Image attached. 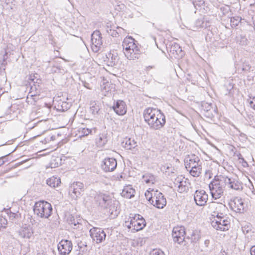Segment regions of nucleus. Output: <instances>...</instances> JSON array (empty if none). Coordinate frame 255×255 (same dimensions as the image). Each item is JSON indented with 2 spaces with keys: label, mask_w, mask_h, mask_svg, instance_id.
<instances>
[{
  "label": "nucleus",
  "mask_w": 255,
  "mask_h": 255,
  "mask_svg": "<svg viewBox=\"0 0 255 255\" xmlns=\"http://www.w3.org/2000/svg\"><path fill=\"white\" fill-rule=\"evenodd\" d=\"M90 233L93 241L97 243H102L106 239V233L101 228L94 227L90 229Z\"/></svg>",
  "instance_id": "f8f14e48"
},
{
  "label": "nucleus",
  "mask_w": 255,
  "mask_h": 255,
  "mask_svg": "<svg viewBox=\"0 0 255 255\" xmlns=\"http://www.w3.org/2000/svg\"><path fill=\"white\" fill-rule=\"evenodd\" d=\"M225 206L222 204L215 202H212L209 203L208 208L209 212L211 213L212 219L221 215L220 211L222 209H224Z\"/></svg>",
  "instance_id": "a211bd4d"
},
{
  "label": "nucleus",
  "mask_w": 255,
  "mask_h": 255,
  "mask_svg": "<svg viewBox=\"0 0 255 255\" xmlns=\"http://www.w3.org/2000/svg\"><path fill=\"white\" fill-rule=\"evenodd\" d=\"M199 158L195 155H191L186 159L185 165L187 169L196 168L197 166H201Z\"/></svg>",
  "instance_id": "aec40b11"
},
{
  "label": "nucleus",
  "mask_w": 255,
  "mask_h": 255,
  "mask_svg": "<svg viewBox=\"0 0 255 255\" xmlns=\"http://www.w3.org/2000/svg\"><path fill=\"white\" fill-rule=\"evenodd\" d=\"M107 136L105 134H100L96 140V144L99 147H103L107 142Z\"/></svg>",
  "instance_id": "c85d7f7f"
},
{
  "label": "nucleus",
  "mask_w": 255,
  "mask_h": 255,
  "mask_svg": "<svg viewBox=\"0 0 255 255\" xmlns=\"http://www.w3.org/2000/svg\"><path fill=\"white\" fill-rule=\"evenodd\" d=\"M170 52L172 53L174 56H182V51L179 44L176 43H174L172 44L170 48Z\"/></svg>",
  "instance_id": "a878e982"
},
{
  "label": "nucleus",
  "mask_w": 255,
  "mask_h": 255,
  "mask_svg": "<svg viewBox=\"0 0 255 255\" xmlns=\"http://www.w3.org/2000/svg\"><path fill=\"white\" fill-rule=\"evenodd\" d=\"M33 212L37 217L48 219L52 214L51 205L45 201L36 202L33 206Z\"/></svg>",
  "instance_id": "20e7f679"
},
{
  "label": "nucleus",
  "mask_w": 255,
  "mask_h": 255,
  "mask_svg": "<svg viewBox=\"0 0 255 255\" xmlns=\"http://www.w3.org/2000/svg\"><path fill=\"white\" fill-rule=\"evenodd\" d=\"M39 99V95L33 94L32 91H30L27 96L26 102L29 105H34Z\"/></svg>",
  "instance_id": "cd10ccee"
},
{
  "label": "nucleus",
  "mask_w": 255,
  "mask_h": 255,
  "mask_svg": "<svg viewBox=\"0 0 255 255\" xmlns=\"http://www.w3.org/2000/svg\"><path fill=\"white\" fill-rule=\"evenodd\" d=\"M124 53L129 60H136L140 57V50L131 37H126L122 43Z\"/></svg>",
  "instance_id": "f03ea898"
},
{
  "label": "nucleus",
  "mask_w": 255,
  "mask_h": 255,
  "mask_svg": "<svg viewBox=\"0 0 255 255\" xmlns=\"http://www.w3.org/2000/svg\"><path fill=\"white\" fill-rule=\"evenodd\" d=\"M174 187L177 188L178 192L183 193L188 190V185L189 184L187 179L182 176L177 177L174 182Z\"/></svg>",
  "instance_id": "ddd939ff"
},
{
  "label": "nucleus",
  "mask_w": 255,
  "mask_h": 255,
  "mask_svg": "<svg viewBox=\"0 0 255 255\" xmlns=\"http://www.w3.org/2000/svg\"><path fill=\"white\" fill-rule=\"evenodd\" d=\"M107 59H108V65L110 66H114L117 65L119 59L118 54L114 51L108 54Z\"/></svg>",
  "instance_id": "5701e85b"
},
{
  "label": "nucleus",
  "mask_w": 255,
  "mask_h": 255,
  "mask_svg": "<svg viewBox=\"0 0 255 255\" xmlns=\"http://www.w3.org/2000/svg\"><path fill=\"white\" fill-rule=\"evenodd\" d=\"M195 8L197 10H201L204 5V1L203 0H199L198 1H195L193 2Z\"/></svg>",
  "instance_id": "4c0bfd02"
},
{
  "label": "nucleus",
  "mask_w": 255,
  "mask_h": 255,
  "mask_svg": "<svg viewBox=\"0 0 255 255\" xmlns=\"http://www.w3.org/2000/svg\"><path fill=\"white\" fill-rule=\"evenodd\" d=\"M251 255H255V246L252 247L250 250Z\"/></svg>",
  "instance_id": "de8ad7c7"
},
{
  "label": "nucleus",
  "mask_w": 255,
  "mask_h": 255,
  "mask_svg": "<svg viewBox=\"0 0 255 255\" xmlns=\"http://www.w3.org/2000/svg\"><path fill=\"white\" fill-rule=\"evenodd\" d=\"M237 42L241 45H246L248 40L245 36L240 35L237 37Z\"/></svg>",
  "instance_id": "f704fd0d"
},
{
  "label": "nucleus",
  "mask_w": 255,
  "mask_h": 255,
  "mask_svg": "<svg viewBox=\"0 0 255 255\" xmlns=\"http://www.w3.org/2000/svg\"><path fill=\"white\" fill-rule=\"evenodd\" d=\"M72 224H73L74 226H76L77 225V224H79V222H76L75 221H74V222L73 223H72Z\"/></svg>",
  "instance_id": "09e8293b"
},
{
  "label": "nucleus",
  "mask_w": 255,
  "mask_h": 255,
  "mask_svg": "<svg viewBox=\"0 0 255 255\" xmlns=\"http://www.w3.org/2000/svg\"><path fill=\"white\" fill-rule=\"evenodd\" d=\"M3 161L2 159H0V166L3 164Z\"/></svg>",
  "instance_id": "8fccbe9b"
},
{
  "label": "nucleus",
  "mask_w": 255,
  "mask_h": 255,
  "mask_svg": "<svg viewBox=\"0 0 255 255\" xmlns=\"http://www.w3.org/2000/svg\"><path fill=\"white\" fill-rule=\"evenodd\" d=\"M201 166H197L196 168L187 169L193 177H199L201 173Z\"/></svg>",
  "instance_id": "2f4dec72"
},
{
  "label": "nucleus",
  "mask_w": 255,
  "mask_h": 255,
  "mask_svg": "<svg viewBox=\"0 0 255 255\" xmlns=\"http://www.w3.org/2000/svg\"><path fill=\"white\" fill-rule=\"evenodd\" d=\"M58 251L61 255H67L72 249V244L68 240H62L58 245Z\"/></svg>",
  "instance_id": "dca6fc26"
},
{
  "label": "nucleus",
  "mask_w": 255,
  "mask_h": 255,
  "mask_svg": "<svg viewBox=\"0 0 255 255\" xmlns=\"http://www.w3.org/2000/svg\"><path fill=\"white\" fill-rule=\"evenodd\" d=\"M37 76V74H36V76H35V75L31 74L27 79V82L29 83V85H31V90H33L34 88L37 90L36 85L34 84L35 83H37V81L38 80Z\"/></svg>",
  "instance_id": "7c9ffc66"
},
{
  "label": "nucleus",
  "mask_w": 255,
  "mask_h": 255,
  "mask_svg": "<svg viewBox=\"0 0 255 255\" xmlns=\"http://www.w3.org/2000/svg\"><path fill=\"white\" fill-rule=\"evenodd\" d=\"M144 218L139 214H130L128 221H126V226L134 231L142 230L145 226Z\"/></svg>",
  "instance_id": "39448f33"
},
{
  "label": "nucleus",
  "mask_w": 255,
  "mask_h": 255,
  "mask_svg": "<svg viewBox=\"0 0 255 255\" xmlns=\"http://www.w3.org/2000/svg\"><path fill=\"white\" fill-rule=\"evenodd\" d=\"M143 181L147 184H154L155 182V177L151 174H146L143 176Z\"/></svg>",
  "instance_id": "72a5a7b5"
},
{
  "label": "nucleus",
  "mask_w": 255,
  "mask_h": 255,
  "mask_svg": "<svg viewBox=\"0 0 255 255\" xmlns=\"http://www.w3.org/2000/svg\"><path fill=\"white\" fill-rule=\"evenodd\" d=\"M7 214H8L9 218L11 219H14L18 216L17 213L12 212L10 210H9V213L8 212Z\"/></svg>",
  "instance_id": "37998d69"
},
{
  "label": "nucleus",
  "mask_w": 255,
  "mask_h": 255,
  "mask_svg": "<svg viewBox=\"0 0 255 255\" xmlns=\"http://www.w3.org/2000/svg\"><path fill=\"white\" fill-rule=\"evenodd\" d=\"M241 18L239 16L233 17L231 18V25L232 27H235L238 25L241 22Z\"/></svg>",
  "instance_id": "c9c22d12"
},
{
  "label": "nucleus",
  "mask_w": 255,
  "mask_h": 255,
  "mask_svg": "<svg viewBox=\"0 0 255 255\" xmlns=\"http://www.w3.org/2000/svg\"><path fill=\"white\" fill-rule=\"evenodd\" d=\"M97 204L103 208H110L112 204V199L109 195L100 193L95 197Z\"/></svg>",
  "instance_id": "6e6552de"
},
{
  "label": "nucleus",
  "mask_w": 255,
  "mask_h": 255,
  "mask_svg": "<svg viewBox=\"0 0 255 255\" xmlns=\"http://www.w3.org/2000/svg\"><path fill=\"white\" fill-rule=\"evenodd\" d=\"M225 184L228 188L235 190H240L242 189V184L238 180L232 178L224 176Z\"/></svg>",
  "instance_id": "6ab92c4d"
},
{
  "label": "nucleus",
  "mask_w": 255,
  "mask_h": 255,
  "mask_svg": "<svg viewBox=\"0 0 255 255\" xmlns=\"http://www.w3.org/2000/svg\"><path fill=\"white\" fill-rule=\"evenodd\" d=\"M185 231L183 227H177L173 228L172 238L174 242L180 244L183 242L185 239Z\"/></svg>",
  "instance_id": "2eb2a0df"
},
{
  "label": "nucleus",
  "mask_w": 255,
  "mask_h": 255,
  "mask_svg": "<svg viewBox=\"0 0 255 255\" xmlns=\"http://www.w3.org/2000/svg\"><path fill=\"white\" fill-rule=\"evenodd\" d=\"M90 109L93 115L98 114L100 110V105L98 102L92 101L90 103Z\"/></svg>",
  "instance_id": "c756f323"
},
{
  "label": "nucleus",
  "mask_w": 255,
  "mask_h": 255,
  "mask_svg": "<svg viewBox=\"0 0 255 255\" xmlns=\"http://www.w3.org/2000/svg\"><path fill=\"white\" fill-rule=\"evenodd\" d=\"M150 255H165L163 252L160 250L155 249L153 250L150 253Z\"/></svg>",
  "instance_id": "a19ab883"
},
{
  "label": "nucleus",
  "mask_w": 255,
  "mask_h": 255,
  "mask_svg": "<svg viewBox=\"0 0 255 255\" xmlns=\"http://www.w3.org/2000/svg\"><path fill=\"white\" fill-rule=\"evenodd\" d=\"M110 32H108L113 36L116 37L117 35H118V33L116 31H115L114 30L110 29Z\"/></svg>",
  "instance_id": "49530a36"
},
{
  "label": "nucleus",
  "mask_w": 255,
  "mask_h": 255,
  "mask_svg": "<svg viewBox=\"0 0 255 255\" xmlns=\"http://www.w3.org/2000/svg\"><path fill=\"white\" fill-rule=\"evenodd\" d=\"M145 196L146 197V198L148 199V200L149 201V198L151 196H153L152 193H150L149 191H146V192L145 193Z\"/></svg>",
  "instance_id": "a18cd8bd"
},
{
  "label": "nucleus",
  "mask_w": 255,
  "mask_h": 255,
  "mask_svg": "<svg viewBox=\"0 0 255 255\" xmlns=\"http://www.w3.org/2000/svg\"><path fill=\"white\" fill-rule=\"evenodd\" d=\"M84 191V185L80 182H74L69 188L71 196L74 199H77L81 196V193Z\"/></svg>",
  "instance_id": "4468645a"
},
{
  "label": "nucleus",
  "mask_w": 255,
  "mask_h": 255,
  "mask_svg": "<svg viewBox=\"0 0 255 255\" xmlns=\"http://www.w3.org/2000/svg\"><path fill=\"white\" fill-rule=\"evenodd\" d=\"M20 237L22 238L29 239L33 234L32 228L29 226H24L21 228L18 232Z\"/></svg>",
  "instance_id": "4be33fe9"
},
{
  "label": "nucleus",
  "mask_w": 255,
  "mask_h": 255,
  "mask_svg": "<svg viewBox=\"0 0 255 255\" xmlns=\"http://www.w3.org/2000/svg\"><path fill=\"white\" fill-rule=\"evenodd\" d=\"M101 33L98 30H96L91 35V48L92 50L97 52L99 50L102 44Z\"/></svg>",
  "instance_id": "9b49d317"
},
{
  "label": "nucleus",
  "mask_w": 255,
  "mask_h": 255,
  "mask_svg": "<svg viewBox=\"0 0 255 255\" xmlns=\"http://www.w3.org/2000/svg\"><path fill=\"white\" fill-rule=\"evenodd\" d=\"M207 242H208V241H206L205 243H207Z\"/></svg>",
  "instance_id": "3c124183"
},
{
  "label": "nucleus",
  "mask_w": 255,
  "mask_h": 255,
  "mask_svg": "<svg viewBox=\"0 0 255 255\" xmlns=\"http://www.w3.org/2000/svg\"><path fill=\"white\" fill-rule=\"evenodd\" d=\"M135 190L131 185H128L124 187L122 192L121 195L128 199H130L134 196Z\"/></svg>",
  "instance_id": "393cba45"
},
{
  "label": "nucleus",
  "mask_w": 255,
  "mask_h": 255,
  "mask_svg": "<svg viewBox=\"0 0 255 255\" xmlns=\"http://www.w3.org/2000/svg\"><path fill=\"white\" fill-rule=\"evenodd\" d=\"M149 202L158 209H162L166 204V199L163 194L157 191L154 192L153 196L149 198Z\"/></svg>",
  "instance_id": "0eeeda50"
},
{
  "label": "nucleus",
  "mask_w": 255,
  "mask_h": 255,
  "mask_svg": "<svg viewBox=\"0 0 255 255\" xmlns=\"http://www.w3.org/2000/svg\"><path fill=\"white\" fill-rule=\"evenodd\" d=\"M188 238L190 239L192 242H196L199 240L200 237L197 231H192V232L188 235Z\"/></svg>",
  "instance_id": "473e14b6"
},
{
  "label": "nucleus",
  "mask_w": 255,
  "mask_h": 255,
  "mask_svg": "<svg viewBox=\"0 0 255 255\" xmlns=\"http://www.w3.org/2000/svg\"><path fill=\"white\" fill-rule=\"evenodd\" d=\"M117 165V161L115 158H106L103 161L101 167L105 172H111L115 169Z\"/></svg>",
  "instance_id": "f3484780"
},
{
  "label": "nucleus",
  "mask_w": 255,
  "mask_h": 255,
  "mask_svg": "<svg viewBox=\"0 0 255 255\" xmlns=\"http://www.w3.org/2000/svg\"><path fill=\"white\" fill-rule=\"evenodd\" d=\"M143 118L150 128L153 130L161 129L166 123L164 114L155 108H148L145 109Z\"/></svg>",
  "instance_id": "f257e3e1"
},
{
  "label": "nucleus",
  "mask_w": 255,
  "mask_h": 255,
  "mask_svg": "<svg viewBox=\"0 0 255 255\" xmlns=\"http://www.w3.org/2000/svg\"><path fill=\"white\" fill-rule=\"evenodd\" d=\"M250 107L255 110V97H253L250 102Z\"/></svg>",
  "instance_id": "c03bdc74"
},
{
  "label": "nucleus",
  "mask_w": 255,
  "mask_h": 255,
  "mask_svg": "<svg viewBox=\"0 0 255 255\" xmlns=\"http://www.w3.org/2000/svg\"><path fill=\"white\" fill-rule=\"evenodd\" d=\"M211 225L217 230L225 231L229 229L230 221L223 214H221L219 216L211 219Z\"/></svg>",
  "instance_id": "423d86ee"
},
{
  "label": "nucleus",
  "mask_w": 255,
  "mask_h": 255,
  "mask_svg": "<svg viewBox=\"0 0 255 255\" xmlns=\"http://www.w3.org/2000/svg\"><path fill=\"white\" fill-rule=\"evenodd\" d=\"M230 205L233 210L239 213H244L247 206L244 200L238 197L234 198Z\"/></svg>",
  "instance_id": "1a4fd4ad"
},
{
  "label": "nucleus",
  "mask_w": 255,
  "mask_h": 255,
  "mask_svg": "<svg viewBox=\"0 0 255 255\" xmlns=\"http://www.w3.org/2000/svg\"><path fill=\"white\" fill-rule=\"evenodd\" d=\"M46 183L49 186L52 188H55L60 185L61 180L59 178L52 176L46 180Z\"/></svg>",
  "instance_id": "bb28decb"
},
{
  "label": "nucleus",
  "mask_w": 255,
  "mask_h": 255,
  "mask_svg": "<svg viewBox=\"0 0 255 255\" xmlns=\"http://www.w3.org/2000/svg\"><path fill=\"white\" fill-rule=\"evenodd\" d=\"M208 199V195L204 190H196L194 194V200L199 206H204Z\"/></svg>",
  "instance_id": "9d476101"
},
{
  "label": "nucleus",
  "mask_w": 255,
  "mask_h": 255,
  "mask_svg": "<svg viewBox=\"0 0 255 255\" xmlns=\"http://www.w3.org/2000/svg\"><path fill=\"white\" fill-rule=\"evenodd\" d=\"M225 186L224 176H215L209 184L212 198L216 200L220 199L223 195Z\"/></svg>",
  "instance_id": "7ed1b4c3"
},
{
  "label": "nucleus",
  "mask_w": 255,
  "mask_h": 255,
  "mask_svg": "<svg viewBox=\"0 0 255 255\" xmlns=\"http://www.w3.org/2000/svg\"><path fill=\"white\" fill-rule=\"evenodd\" d=\"M7 223V220L5 218L0 216V230L1 228H5Z\"/></svg>",
  "instance_id": "58836bf2"
},
{
  "label": "nucleus",
  "mask_w": 255,
  "mask_h": 255,
  "mask_svg": "<svg viewBox=\"0 0 255 255\" xmlns=\"http://www.w3.org/2000/svg\"><path fill=\"white\" fill-rule=\"evenodd\" d=\"M122 144L127 150L134 149L137 146L136 141L131 138H126L122 142Z\"/></svg>",
  "instance_id": "b1692460"
},
{
  "label": "nucleus",
  "mask_w": 255,
  "mask_h": 255,
  "mask_svg": "<svg viewBox=\"0 0 255 255\" xmlns=\"http://www.w3.org/2000/svg\"><path fill=\"white\" fill-rule=\"evenodd\" d=\"M80 133L79 137L87 136L91 132V129L88 128H81L79 130Z\"/></svg>",
  "instance_id": "e433bc0d"
},
{
  "label": "nucleus",
  "mask_w": 255,
  "mask_h": 255,
  "mask_svg": "<svg viewBox=\"0 0 255 255\" xmlns=\"http://www.w3.org/2000/svg\"><path fill=\"white\" fill-rule=\"evenodd\" d=\"M204 22L203 21V20L198 19L196 21L195 25H196V27H199V28L206 27L207 25L206 24L204 25Z\"/></svg>",
  "instance_id": "79ce46f5"
},
{
  "label": "nucleus",
  "mask_w": 255,
  "mask_h": 255,
  "mask_svg": "<svg viewBox=\"0 0 255 255\" xmlns=\"http://www.w3.org/2000/svg\"><path fill=\"white\" fill-rule=\"evenodd\" d=\"M112 108L115 113L119 115H124L127 112L126 105L122 100L117 101L116 104L112 107Z\"/></svg>",
  "instance_id": "412c9836"
},
{
  "label": "nucleus",
  "mask_w": 255,
  "mask_h": 255,
  "mask_svg": "<svg viewBox=\"0 0 255 255\" xmlns=\"http://www.w3.org/2000/svg\"><path fill=\"white\" fill-rule=\"evenodd\" d=\"M61 68L58 64L54 65L51 67L50 71L51 73H59L60 72Z\"/></svg>",
  "instance_id": "ea45409f"
}]
</instances>
